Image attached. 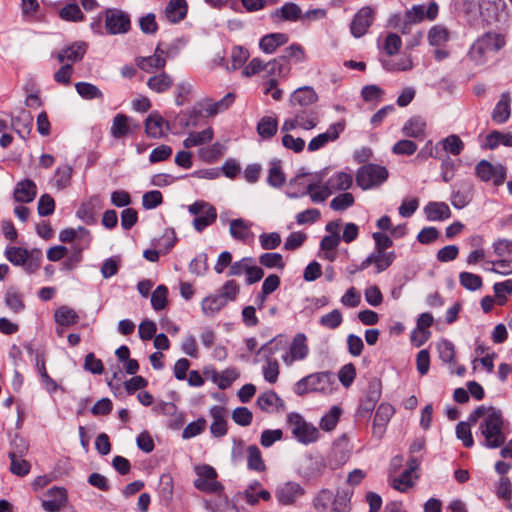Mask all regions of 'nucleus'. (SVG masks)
<instances>
[{
  "label": "nucleus",
  "instance_id": "1",
  "mask_svg": "<svg viewBox=\"0 0 512 512\" xmlns=\"http://www.w3.org/2000/svg\"><path fill=\"white\" fill-rule=\"evenodd\" d=\"M504 418L502 411L491 406L489 414L480 423L479 430L484 437L483 446L496 449L505 444L503 432Z\"/></svg>",
  "mask_w": 512,
  "mask_h": 512
},
{
  "label": "nucleus",
  "instance_id": "2",
  "mask_svg": "<svg viewBox=\"0 0 512 512\" xmlns=\"http://www.w3.org/2000/svg\"><path fill=\"white\" fill-rule=\"evenodd\" d=\"M5 256L13 265L23 266L29 274L35 273L42 261V251L37 248L28 251L25 248L9 246L6 248Z\"/></svg>",
  "mask_w": 512,
  "mask_h": 512
},
{
  "label": "nucleus",
  "instance_id": "3",
  "mask_svg": "<svg viewBox=\"0 0 512 512\" xmlns=\"http://www.w3.org/2000/svg\"><path fill=\"white\" fill-rule=\"evenodd\" d=\"M334 383L331 372H317L300 379L294 386V392L299 396H304L311 392L327 393L332 390Z\"/></svg>",
  "mask_w": 512,
  "mask_h": 512
},
{
  "label": "nucleus",
  "instance_id": "4",
  "mask_svg": "<svg viewBox=\"0 0 512 512\" xmlns=\"http://www.w3.org/2000/svg\"><path fill=\"white\" fill-rule=\"evenodd\" d=\"M388 170L378 164H365L361 166L356 174V183L363 190L380 186L388 178Z\"/></svg>",
  "mask_w": 512,
  "mask_h": 512
},
{
  "label": "nucleus",
  "instance_id": "5",
  "mask_svg": "<svg viewBox=\"0 0 512 512\" xmlns=\"http://www.w3.org/2000/svg\"><path fill=\"white\" fill-rule=\"evenodd\" d=\"M105 30L109 35L125 34L131 29L130 15L117 8H107L103 12Z\"/></svg>",
  "mask_w": 512,
  "mask_h": 512
},
{
  "label": "nucleus",
  "instance_id": "6",
  "mask_svg": "<svg viewBox=\"0 0 512 512\" xmlns=\"http://www.w3.org/2000/svg\"><path fill=\"white\" fill-rule=\"evenodd\" d=\"M197 479L194 481V486L206 493L218 494L223 491V486L216 480L217 472L209 465H202L195 468Z\"/></svg>",
  "mask_w": 512,
  "mask_h": 512
},
{
  "label": "nucleus",
  "instance_id": "7",
  "mask_svg": "<svg viewBox=\"0 0 512 512\" xmlns=\"http://www.w3.org/2000/svg\"><path fill=\"white\" fill-rule=\"evenodd\" d=\"M505 8L506 3L504 0H479L481 19L488 26L505 21Z\"/></svg>",
  "mask_w": 512,
  "mask_h": 512
},
{
  "label": "nucleus",
  "instance_id": "8",
  "mask_svg": "<svg viewBox=\"0 0 512 512\" xmlns=\"http://www.w3.org/2000/svg\"><path fill=\"white\" fill-rule=\"evenodd\" d=\"M289 423L293 426L292 433L299 442L304 444L315 442L319 431L313 425L308 424L298 413H291L288 416Z\"/></svg>",
  "mask_w": 512,
  "mask_h": 512
},
{
  "label": "nucleus",
  "instance_id": "9",
  "mask_svg": "<svg viewBox=\"0 0 512 512\" xmlns=\"http://www.w3.org/2000/svg\"><path fill=\"white\" fill-rule=\"evenodd\" d=\"M382 393V383L378 378H372L367 385L364 395L360 400L358 414L362 417L371 413L377 402L380 400Z\"/></svg>",
  "mask_w": 512,
  "mask_h": 512
},
{
  "label": "nucleus",
  "instance_id": "10",
  "mask_svg": "<svg viewBox=\"0 0 512 512\" xmlns=\"http://www.w3.org/2000/svg\"><path fill=\"white\" fill-rule=\"evenodd\" d=\"M475 172L482 181L493 180L496 186L503 184L506 177V168L504 166L498 165L495 167L487 160H481L476 165Z\"/></svg>",
  "mask_w": 512,
  "mask_h": 512
},
{
  "label": "nucleus",
  "instance_id": "11",
  "mask_svg": "<svg viewBox=\"0 0 512 512\" xmlns=\"http://www.w3.org/2000/svg\"><path fill=\"white\" fill-rule=\"evenodd\" d=\"M42 508L47 512H59L67 503L68 495L64 487H52L44 494Z\"/></svg>",
  "mask_w": 512,
  "mask_h": 512
},
{
  "label": "nucleus",
  "instance_id": "12",
  "mask_svg": "<svg viewBox=\"0 0 512 512\" xmlns=\"http://www.w3.org/2000/svg\"><path fill=\"white\" fill-rule=\"evenodd\" d=\"M374 20V11L371 7H362L353 17L350 30L354 37L363 36Z\"/></svg>",
  "mask_w": 512,
  "mask_h": 512
},
{
  "label": "nucleus",
  "instance_id": "13",
  "mask_svg": "<svg viewBox=\"0 0 512 512\" xmlns=\"http://www.w3.org/2000/svg\"><path fill=\"white\" fill-rule=\"evenodd\" d=\"M345 129L343 121L330 125L328 130L311 139L308 143V150L311 152L317 151L324 147L327 143L335 141L339 138L341 132Z\"/></svg>",
  "mask_w": 512,
  "mask_h": 512
},
{
  "label": "nucleus",
  "instance_id": "14",
  "mask_svg": "<svg viewBox=\"0 0 512 512\" xmlns=\"http://www.w3.org/2000/svg\"><path fill=\"white\" fill-rule=\"evenodd\" d=\"M319 99L317 92L311 86H302L293 91L290 104L293 108H312Z\"/></svg>",
  "mask_w": 512,
  "mask_h": 512
},
{
  "label": "nucleus",
  "instance_id": "15",
  "mask_svg": "<svg viewBox=\"0 0 512 512\" xmlns=\"http://www.w3.org/2000/svg\"><path fill=\"white\" fill-rule=\"evenodd\" d=\"M305 490L296 482H286L276 490V498L282 505H292L303 496Z\"/></svg>",
  "mask_w": 512,
  "mask_h": 512
},
{
  "label": "nucleus",
  "instance_id": "16",
  "mask_svg": "<svg viewBox=\"0 0 512 512\" xmlns=\"http://www.w3.org/2000/svg\"><path fill=\"white\" fill-rule=\"evenodd\" d=\"M395 410L392 405L388 403H381L375 413V417L373 420V434L377 435L379 438L385 432V427L389 422L390 418L393 416Z\"/></svg>",
  "mask_w": 512,
  "mask_h": 512
},
{
  "label": "nucleus",
  "instance_id": "17",
  "mask_svg": "<svg viewBox=\"0 0 512 512\" xmlns=\"http://www.w3.org/2000/svg\"><path fill=\"white\" fill-rule=\"evenodd\" d=\"M235 98L236 95L229 92L217 102H213L210 98H205L198 102V105L207 112L208 116H215L218 113L227 110L234 103Z\"/></svg>",
  "mask_w": 512,
  "mask_h": 512
},
{
  "label": "nucleus",
  "instance_id": "18",
  "mask_svg": "<svg viewBox=\"0 0 512 512\" xmlns=\"http://www.w3.org/2000/svg\"><path fill=\"white\" fill-rule=\"evenodd\" d=\"M301 15L302 10L297 4L293 2H288L285 3L281 8H278L271 12L270 18L274 21L295 22L301 18Z\"/></svg>",
  "mask_w": 512,
  "mask_h": 512
},
{
  "label": "nucleus",
  "instance_id": "19",
  "mask_svg": "<svg viewBox=\"0 0 512 512\" xmlns=\"http://www.w3.org/2000/svg\"><path fill=\"white\" fill-rule=\"evenodd\" d=\"M213 422L210 426L211 434L214 437H222L227 433L226 409L222 406H213L210 410Z\"/></svg>",
  "mask_w": 512,
  "mask_h": 512
},
{
  "label": "nucleus",
  "instance_id": "20",
  "mask_svg": "<svg viewBox=\"0 0 512 512\" xmlns=\"http://www.w3.org/2000/svg\"><path fill=\"white\" fill-rule=\"evenodd\" d=\"M37 194L35 183L30 179L19 182L14 189V199L16 202L30 203Z\"/></svg>",
  "mask_w": 512,
  "mask_h": 512
},
{
  "label": "nucleus",
  "instance_id": "21",
  "mask_svg": "<svg viewBox=\"0 0 512 512\" xmlns=\"http://www.w3.org/2000/svg\"><path fill=\"white\" fill-rule=\"evenodd\" d=\"M164 125L169 129V123L159 113L153 112L145 120V132L149 137L161 138Z\"/></svg>",
  "mask_w": 512,
  "mask_h": 512
},
{
  "label": "nucleus",
  "instance_id": "22",
  "mask_svg": "<svg viewBox=\"0 0 512 512\" xmlns=\"http://www.w3.org/2000/svg\"><path fill=\"white\" fill-rule=\"evenodd\" d=\"M308 354V346L306 345V336L302 333L297 334L290 347V359L286 355L283 357L284 362L287 364L292 363L294 360H302Z\"/></svg>",
  "mask_w": 512,
  "mask_h": 512
},
{
  "label": "nucleus",
  "instance_id": "23",
  "mask_svg": "<svg viewBox=\"0 0 512 512\" xmlns=\"http://www.w3.org/2000/svg\"><path fill=\"white\" fill-rule=\"evenodd\" d=\"M511 97L509 92L501 94L499 101L492 112V120L498 124L505 123L511 114L510 110Z\"/></svg>",
  "mask_w": 512,
  "mask_h": 512
},
{
  "label": "nucleus",
  "instance_id": "24",
  "mask_svg": "<svg viewBox=\"0 0 512 512\" xmlns=\"http://www.w3.org/2000/svg\"><path fill=\"white\" fill-rule=\"evenodd\" d=\"M188 11L186 0H170L165 7V15L171 23L182 21Z\"/></svg>",
  "mask_w": 512,
  "mask_h": 512
},
{
  "label": "nucleus",
  "instance_id": "25",
  "mask_svg": "<svg viewBox=\"0 0 512 512\" xmlns=\"http://www.w3.org/2000/svg\"><path fill=\"white\" fill-rule=\"evenodd\" d=\"M289 41V37L284 33H271L263 36L260 39L259 47L260 49L267 53L271 54L276 51V49Z\"/></svg>",
  "mask_w": 512,
  "mask_h": 512
},
{
  "label": "nucleus",
  "instance_id": "26",
  "mask_svg": "<svg viewBox=\"0 0 512 512\" xmlns=\"http://www.w3.org/2000/svg\"><path fill=\"white\" fill-rule=\"evenodd\" d=\"M12 126L22 139H26L33 125V116L28 111H21L19 115L12 117Z\"/></svg>",
  "mask_w": 512,
  "mask_h": 512
},
{
  "label": "nucleus",
  "instance_id": "27",
  "mask_svg": "<svg viewBox=\"0 0 512 512\" xmlns=\"http://www.w3.org/2000/svg\"><path fill=\"white\" fill-rule=\"evenodd\" d=\"M295 119L300 128L311 130L318 124V115L314 108H295Z\"/></svg>",
  "mask_w": 512,
  "mask_h": 512
},
{
  "label": "nucleus",
  "instance_id": "28",
  "mask_svg": "<svg viewBox=\"0 0 512 512\" xmlns=\"http://www.w3.org/2000/svg\"><path fill=\"white\" fill-rule=\"evenodd\" d=\"M85 53L86 44L84 42H75L62 49L58 53L57 59L60 63H63L65 60L77 62L83 59Z\"/></svg>",
  "mask_w": 512,
  "mask_h": 512
},
{
  "label": "nucleus",
  "instance_id": "29",
  "mask_svg": "<svg viewBox=\"0 0 512 512\" xmlns=\"http://www.w3.org/2000/svg\"><path fill=\"white\" fill-rule=\"evenodd\" d=\"M424 212L430 221H442L451 217L450 208L444 202H429Z\"/></svg>",
  "mask_w": 512,
  "mask_h": 512
},
{
  "label": "nucleus",
  "instance_id": "30",
  "mask_svg": "<svg viewBox=\"0 0 512 512\" xmlns=\"http://www.w3.org/2000/svg\"><path fill=\"white\" fill-rule=\"evenodd\" d=\"M129 117L125 114H116L113 118L110 128L111 136L115 139H121L127 136L131 130L129 126Z\"/></svg>",
  "mask_w": 512,
  "mask_h": 512
},
{
  "label": "nucleus",
  "instance_id": "31",
  "mask_svg": "<svg viewBox=\"0 0 512 512\" xmlns=\"http://www.w3.org/2000/svg\"><path fill=\"white\" fill-rule=\"evenodd\" d=\"M173 85V78L162 72L160 74L150 77L147 81V86L154 92L163 93L168 91Z\"/></svg>",
  "mask_w": 512,
  "mask_h": 512
},
{
  "label": "nucleus",
  "instance_id": "32",
  "mask_svg": "<svg viewBox=\"0 0 512 512\" xmlns=\"http://www.w3.org/2000/svg\"><path fill=\"white\" fill-rule=\"evenodd\" d=\"M352 494L353 491L349 489L337 490L332 502V511L350 512Z\"/></svg>",
  "mask_w": 512,
  "mask_h": 512
},
{
  "label": "nucleus",
  "instance_id": "33",
  "mask_svg": "<svg viewBox=\"0 0 512 512\" xmlns=\"http://www.w3.org/2000/svg\"><path fill=\"white\" fill-rule=\"evenodd\" d=\"M54 319L61 326H71L79 321V316L74 309L63 305L55 311Z\"/></svg>",
  "mask_w": 512,
  "mask_h": 512
},
{
  "label": "nucleus",
  "instance_id": "34",
  "mask_svg": "<svg viewBox=\"0 0 512 512\" xmlns=\"http://www.w3.org/2000/svg\"><path fill=\"white\" fill-rule=\"evenodd\" d=\"M325 183L332 193L334 191H345L352 185V176L346 172H338L331 176Z\"/></svg>",
  "mask_w": 512,
  "mask_h": 512
},
{
  "label": "nucleus",
  "instance_id": "35",
  "mask_svg": "<svg viewBox=\"0 0 512 512\" xmlns=\"http://www.w3.org/2000/svg\"><path fill=\"white\" fill-rule=\"evenodd\" d=\"M278 130V121L271 116H264L257 124V132L264 139L272 138Z\"/></svg>",
  "mask_w": 512,
  "mask_h": 512
},
{
  "label": "nucleus",
  "instance_id": "36",
  "mask_svg": "<svg viewBox=\"0 0 512 512\" xmlns=\"http://www.w3.org/2000/svg\"><path fill=\"white\" fill-rule=\"evenodd\" d=\"M217 219L216 208L210 205L200 215L194 218L193 226L196 231L202 232L206 227L213 224Z\"/></svg>",
  "mask_w": 512,
  "mask_h": 512
},
{
  "label": "nucleus",
  "instance_id": "37",
  "mask_svg": "<svg viewBox=\"0 0 512 512\" xmlns=\"http://www.w3.org/2000/svg\"><path fill=\"white\" fill-rule=\"evenodd\" d=\"M425 122L421 117L409 119L402 128V132L407 137L420 138L424 136Z\"/></svg>",
  "mask_w": 512,
  "mask_h": 512
},
{
  "label": "nucleus",
  "instance_id": "38",
  "mask_svg": "<svg viewBox=\"0 0 512 512\" xmlns=\"http://www.w3.org/2000/svg\"><path fill=\"white\" fill-rule=\"evenodd\" d=\"M136 65L145 72H152L153 69L161 70L166 65L165 58H159L157 56H148V57H137Z\"/></svg>",
  "mask_w": 512,
  "mask_h": 512
},
{
  "label": "nucleus",
  "instance_id": "39",
  "mask_svg": "<svg viewBox=\"0 0 512 512\" xmlns=\"http://www.w3.org/2000/svg\"><path fill=\"white\" fill-rule=\"evenodd\" d=\"M503 144L506 147L512 146V134L502 133L499 131H492L486 136L485 147L493 150L498 147L499 144Z\"/></svg>",
  "mask_w": 512,
  "mask_h": 512
},
{
  "label": "nucleus",
  "instance_id": "40",
  "mask_svg": "<svg viewBox=\"0 0 512 512\" xmlns=\"http://www.w3.org/2000/svg\"><path fill=\"white\" fill-rule=\"evenodd\" d=\"M247 466L250 470L262 472L266 466L262 459L261 451L256 445L247 447Z\"/></svg>",
  "mask_w": 512,
  "mask_h": 512
},
{
  "label": "nucleus",
  "instance_id": "41",
  "mask_svg": "<svg viewBox=\"0 0 512 512\" xmlns=\"http://www.w3.org/2000/svg\"><path fill=\"white\" fill-rule=\"evenodd\" d=\"M77 93L86 100L102 99L103 93L94 84L89 82H78L75 84Z\"/></svg>",
  "mask_w": 512,
  "mask_h": 512
},
{
  "label": "nucleus",
  "instance_id": "42",
  "mask_svg": "<svg viewBox=\"0 0 512 512\" xmlns=\"http://www.w3.org/2000/svg\"><path fill=\"white\" fill-rule=\"evenodd\" d=\"M226 304V299L220 294L212 295L202 301V310L207 315H213L219 312Z\"/></svg>",
  "mask_w": 512,
  "mask_h": 512
},
{
  "label": "nucleus",
  "instance_id": "43",
  "mask_svg": "<svg viewBox=\"0 0 512 512\" xmlns=\"http://www.w3.org/2000/svg\"><path fill=\"white\" fill-rule=\"evenodd\" d=\"M213 138L212 128H207L201 132L191 133L184 141L183 145L185 148H191L194 146L202 145L206 142L211 141Z\"/></svg>",
  "mask_w": 512,
  "mask_h": 512
},
{
  "label": "nucleus",
  "instance_id": "44",
  "mask_svg": "<svg viewBox=\"0 0 512 512\" xmlns=\"http://www.w3.org/2000/svg\"><path fill=\"white\" fill-rule=\"evenodd\" d=\"M250 226L241 218L230 222V234L236 240L244 241L248 238Z\"/></svg>",
  "mask_w": 512,
  "mask_h": 512
},
{
  "label": "nucleus",
  "instance_id": "45",
  "mask_svg": "<svg viewBox=\"0 0 512 512\" xmlns=\"http://www.w3.org/2000/svg\"><path fill=\"white\" fill-rule=\"evenodd\" d=\"M59 16L65 21L79 22L84 20V14L76 3L65 5L59 11Z\"/></svg>",
  "mask_w": 512,
  "mask_h": 512
},
{
  "label": "nucleus",
  "instance_id": "46",
  "mask_svg": "<svg viewBox=\"0 0 512 512\" xmlns=\"http://www.w3.org/2000/svg\"><path fill=\"white\" fill-rule=\"evenodd\" d=\"M256 404L263 411H268V409L274 405H280L281 407L284 406L283 400L274 391H267L261 394L258 397Z\"/></svg>",
  "mask_w": 512,
  "mask_h": 512
},
{
  "label": "nucleus",
  "instance_id": "47",
  "mask_svg": "<svg viewBox=\"0 0 512 512\" xmlns=\"http://www.w3.org/2000/svg\"><path fill=\"white\" fill-rule=\"evenodd\" d=\"M221 493H218L215 499L205 501V508L209 512H228L230 509H234V506L230 505L228 498L222 496Z\"/></svg>",
  "mask_w": 512,
  "mask_h": 512
},
{
  "label": "nucleus",
  "instance_id": "48",
  "mask_svg": "<svg viewBox=\"0 0 512 512\" xmlns=\"http://www.w3.org/2000/svg\"><path fill=\"white\" fill-rule=\"evenodd\" d=\"M484 43V46L488 51H499L505 45V38L502 34L498 33H485L483 36L479 37Z\"/></svg>",
  "mask_w": 512,
  "mask_h": 512
},
{
  "label": "nucleus",
  "instance_id": "49",
  "mask_svg": "<svg viewBox=\"0 0 512 512\" xmlns=\"http://www.w3.org/2000/svg\"><path fill=\"white\" fill-rule=\"evenodd\" d=\"M449 40V31L443 26H433L428 32V41L432 46H441Z\"/></svg>",
  "mask_w": 512,
  "mask_h": 512
},
{
  "label": "nucleus",
  "instance_id": "50",
  "mask_svg": "<svg viewBox=\"0 0 512 512\" xmlns=\"http://www.w3.org/2000/svg\"><path fill=\"white\" fill-rule=\"evenodd\" d=\"M168 289L165 285H159L151 294V305L154 310L160 311L167 306Z\"/></svg>",
  "mask_w": 512,
  "mask_h": 512
},
{
  "label": "nucleus",
  "instance_id": "51",
  "mask_svg": "<svg viewBox=\"0 0 512 512\" xmlns=\"http://www.w3.org/2000/svg\"><path fill=\"white\" fill-rule=\"evenodd\" d=\"M317 187V184L310 183L303 195L309 194L312 202L314 203L324 202L332 194V191L328 188L326 183L319 191H314Z\"/></svg>",
  "mask_w": 512,
  "mask_h": 512
},
{
  "label": "nucleus",
  "instance_id": "52",
  "mask_svg": "<svg viewBox=\"0 0 512 512\" xmlns=\"http://www.w3.org/2000/svg\"><path fill=\"white\" fill-rule=\"evenodd\" d=\"M460 284L470 291L478 290L482 287V278L471 272H461L459 275Z\"/></svg>",
  "mask_w": 512,
  "mask_h": 512
},
{
  "label": "nucleus",
  "instance_id": "53",
  "mask_svg": "<svg viewBox=\"0 0 512 512\" xmlns=\"http://www.w3.org/2000/svg\"><path fill=\"white\" fill-rule=\"evenodd\" d=\"M285 175L281 170L279 162L273 161L269 169L267 182L273 187H281L285 183Z\"/></svg>",
  "mask_w": 512,
  "mask_h": 512
},
{
  "label": "nucleus",
  "instance_id": "54",
  "mask_svg": "<svg viewBox=\"0 0 512 512\" xmlns=\"http://www.w3.org/2000/svg\"><path fill=\"white\" fill-rule=\"evenodd\" d=\"M72 167L70 165H63L55 171V185L58 189H64L70 185L72 176Z\"/></svg>",
  "mask_w": 512,
  "mask_h": 512
},
{
  "label": "nucleus",
  "instance_id": "55",
  "mask_svg": "<svg viewBox=\"0 0 512 512\" xmlns=\"http://www.w3.org/2000/svg\"><path fill=\"white\" fill-rule=\"evenodd\" d=\"M343 321V316L340 310L334 309L331 312L321 316L319 323L321 326L328 329L338 328Z\"/></svg>",
  "mask_w": 512,
  "mask_h": 512
},
{
  "label": "nucleus",
  "instance_id": "56",
  "mask_svg": "<svg viewBox=\"0 0 512 512\" xmlns=\"http://www.w3.org/2000/svg\"><path fill=\"white\" fill-rule=\"evenodd\" d=\"M265 70L271 75L285 76L290 72L288 63L281 59V56L265 64Z\"/></svg>",
  "mask_w": 512,
  "mask_h": 512
},
{
  "label": "nucleus",
  "instance_id": "57",
  "mask_svg": "<svg viewBox=\"0 0 512 512\" xmlns=\"http://www.w3.org/2000/svg\"><path fill=\"white\" fill-rule=\"evenodd\" d=\"M259 263L267 268L283 269L285 267L282 255L274 252L262 254L259 257Z\"/></svg>",
  "mask_w": 512,
  "mask_h": 512
},
{
  "label": "nucleus",
  "instance_id": "58",
  "mask_svg": "<svg viewBox=\"0 0 512 512\" xmlns=\"http://www.w3.org/2000/svg\"><path fill=\"white\" fill-rule=\"evenodd\" d=\"M281 59L288 63V60L292 59L297 63L304 62L306 59V54L304 49L299 44H292L284 50V54L281 55Z\"/></svg>",
  "mask_w": 512,
  "mask_h": 512
},
{
  "label": "nucleus",
  "instance_id": "59",
  "mask_svg": "<svg viewBox=\"0 0 512 512\" xmlns=\"http://www.w3.org/2000/svg\"><path fill=\"white\" fill-rule=\"evenodd\" d=\"M11 450L8 453L9 457H23L29 448L28 442L18 434H15L10 442Z\"/></svg>",
  "mask_w": 512,
  "mask_h": 512
},
{
  "label": "nucleus",
  "instance_id": "60",
  "mask_svg": "<svg viewBox=\"0 0 512 512\" xmlns=\"http://www.w3.org/2000/svg\"><path fill=\"white\" fill-rule=\"evenodd\" d=\"M375 254V267L376 272L381 273L388 269L392 263L394 262L396 255L393 251L391 252H383V253H377Z\"/></svg>",
  "mask_w": 512,
  "mask_h": 512
},
{
  "label": "nucleus",
  "instance_id": "61",
  "mask_svg": "<svg viewBox=\"0 0 512 512\" xmlns=\"http://www.w3.org/2000/svg\"><path fill=\"white\" fill-rule=\"evenodd\" d=\"M443 149L455 156L459 155L464 149V143L459 136L452 134L443 141Z\"/></svg>",
  "mask_w": 512,
  "mask_h": 512
},
{
  "label": "nucleus",
  "instance_id": "62",
  "mask_svg": "<svg viewBox=\"0 0 512 512\" xmlns=\"http://www.w3.org/2000/svg\"><path fill=\"white\" fill-rule=\"evenodd\" d=\"M456 436L459 440L462 441L465 447L470 448L474 445L469 423L464 421L459 422L456 426Z\"/></svg>",
  "mask_w": 512,
  "mask_h": 512
},
{
  "label": "nucleus",
  "instance_id": "63",
  "mask_svg": "<svg viewBox=\"0 0 512 512\" xmlns=\"http://www.w3.org/2000/svg\"><path fill=\"white\" fill-rule=\"evenodd\" d=\"M163 203L162 193L158 190L145 192L142 196V205L145 209L151 210Z\"/></svg>",
  "mask_w": 512,
  "mask_h": 512
},
{
  "label": "nucleus",
  "instance_id": "64",
  "mask_svg": "<svg viewBox=\"0 0 512 512\" xmlns=\"http://www.w3.org/2000/svg\"><path fill=\"white\" fill-rule=\"evenodd\" d=\"M354 204V197L351 193H343L336 196L330 202V207L334 211H344Z\"/></svg>",
  "mask_w": 512,
  "mask_h": 512
}]
</instances>
